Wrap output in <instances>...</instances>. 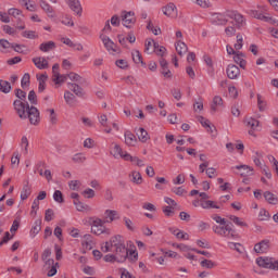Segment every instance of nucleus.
<instances>
[{
  "instance_id": "obj_5",
  "label": "nucleus",
  "mask_w": 278,
  "mask_h": 278,
  "mask_svg": "<svg viewBox=\"0 0 278 278\" xmlns=\"http://www.w3.org/2000/svg\"><path fill=\"white\" fill-rule=\"evenodd\" d=\"M256 264L260 268L268 270H278V260L268 256H261L256 258Z\"/></svg>"
},
{
  "instance_id": "obj_20",
  "label": "nucleus",
  "mask_w": 278,
  "mask_h": 278,
  "mask_svg": "<svg viewBox=\"0 0 278 278\" xmlns=\"http://www.w3.org/2000/svg\"><path fill=\"white\" fill-rule=\"evenodd\" d=\"M67 88L76 94V97H84L86 92L84 91V88L81 86L75 84V83H68Z\"/></svg>"
},
{
  "instance_id": "obj_62",
  "label": "nucleus",
  "mask_w": 278,
  "mask_h": 278,
  "mask_svg": "<svg viewBox=\"0 0 278 278\" xmlns=\"http://www.w3.org/2000/svg\"><path fill=\"white\" fill-rule=\"evenodd\" d=\"M53 216H55V213L53 212V210L48 208L45 214V220H47V223H51V219L53 218Z\"/></svg>"
},
{
  "instance_id": "obj_21",
  "label": "nucleus",
  "mask_w": 278,
  "mask_h": 278,
  "mask_svg": "<svg viewBox=\"0 0 278 278\" xmlns=\"http://www.w3.org/2000/svg\"><path fill=\"white\" fill-rule=\"evenodd\" d=\"M176 51L178 53V55H180V58H184V55H186L188 53V46L186 45V42L179 40L176 42Z\"/></svg>"
},
{
  "instance_id": "obj_45",
  "label": "nucleus",
  "mask_w": 278,
  "mask_h": 278,
  "mask_svg": "<svg viewBox=\"0 0 278 278\" xmlns=\"http://www.w3.org/2000/svg\"><path fill=\"white\" fill-rule=\"evenodd\" d=\"M245 124L248 127H251V129H257V127H260V121L250 117L245 121Z\"/></svg>"
},
{
  "instance_id": "obj_1",
  "label": "nucleus",
  "mask_w": 278,
  "mask_h": 278,
  "mask_svg": "<svg viewBox=\"0 0 278 278\" xmlns=\"http://www.w3.org/2000/svg\"><path fill=\"white\" fill-rule=\"evenodd\" d=\"M16 100L13 101V108L22 121L29 119L30 125H38L40 123V111L36 106H29L26 101L27 92L23 89H15Z\"/></svg>"
},
{
  "instance_id": "obj_40",
  "label": "nucleus",
  "mask_w": 278,
  "mask_h": 278,
  "mask_svg": "<svg viewBox=\"0 0 278 278\" xmlns=\"http://www.w3.org/2000/svg\"><path fill=\"white\" fill-rule=\"evenodd\" d=\"M86 154L84 153H76L73 157L72 161L74 162V164H84V162H86Z\"/></svg>"
},
{
  "instance_id": "obj_39",
  "label": "nucleus",
  "mask_w": 278,
  "mask_h": 278,
  "mask_svg": "<svg viewBox=\"0 0 278 278\" xmlns=\"http://www.w3.org/2000/svg\"><path fill=\"white\" fill-rule=\"evenodd\" d=\"M74 205L76 206L77 212H89L90 210V206H88V204H84L79 200H75Z\"/></svg>"
},
{
  "instance_id": "obj_38",
  "label": "nucleus",
  "mask_w": 278,
  "mask_h": 278,
  "mask_svg": "<svg viewBox=\"0 0 278 278\" xmlns=\"http://www.w3.org/2000/svg\"><path fill=\"white\" fill-rule=\"evenodd\" d=\"M21 148L24 151V155H27L29 153V139H27V136H23L21 139Z\"/></svg>"
},
{
  "instance_id": "obj_61",
  "label": "nucleus",
  "mask_w": 278,
  "mask_h": 278,
  "mask_svg": "<svg viewBox=\"0 0 278 278\" xmlns=\"http://www.w3.org/2000/svg\"><path fill=\"white\" fill-rule=\"evenodd\" d=\"M29 79H30L29 73L24 74L21 81L22 88H26L27 86H29Z\"/></svg>"
},
{
  "instance_id": "obj_12",
  "label": "nucleus",
  "mask_w": 278,
  "mask_h": 278,
  "mask_svg": "<svg viewBox=\"0 0 278 278\" xmlns=\"http://www.w3.org/2000/svg\"><path fill=\"white\" fill-rule=\"evenodd\" d=\"M226 73L229 79H238V77H240V67L235 64H230L228 65Z\"/></svg>"
},
{
  "instance_id": "obj_58",
  "label": "nucleus",
  "mask_w": 278,
  "mask_h": 278,
  "mask_svg": "<svg viewBox=\"0 0 278 278\" xmlns=\"http://www.w3.org/2000/svg\"><path fill=\"white\" fill-rule=\"evenodd\" d=\"M115 65H116L118 68L125 70V68H128L129 63H127V60L119 59V60H117V61L115 62Z\"/></svg>"
},
{
  "instance_id": "obj_63",
  "label": "nucleus",
  "mask_w": 278,
  "mask_h": 278,
  "mask_svg": "<svg viewBox=\"0 0 278 278\" xmlns=\"http://www.w3.org/2000/svg\"><path fill=\"white\" fill-rule=\"evenodd\" d=\"M225 34L228 36V38H231L232 36H236V27L228 26L225 28Z\"/></svg>"
},
{
  "instance_id": "obj_19",
  "label": "nucleus",
  "mask_w": 278,
  "mask_h": 278,
  "mask_svg": "<svg viewBox=\"0 0 278 278\" xmlns=\"http://www.w3.org/2000/svg\"><path fill=\"white\" fill-rule=\"evenodd\" d=\"M124 160L126 162H131L135 164V166H139V168H142L144 166V161L140 160L138 156H131V154L125 152Z\"/></svg>"
},
{
  "instance_id": "obj_30",
  "label": "nucleus",
  "mask_w": 278,
  "mask_h": 278,
  "mask_svg": "<svg viewBox=\"0 0 278 278\" xmlns=\"http://www.w3.org/2000/svg\"><path fill=\"white\" fill-rule=\"evenodd\" d=\"M64 99H65V103H67V105L73 106L75 105V103H77V98H75V94H73V92L66 90L64 92Z\"/></svg>"
},
{
  "instance_id": "obj_26",
  "label": "nucleus",
  "mask_w": 278,
  "mask_h": 278,
  "mask_svg": "<svg viewBox=\"0 0 278 278\" xmlns=\"http://www.w3.org/2000/svg\"><path fill=\"white\" fill-rule=\"evenodd\" d=\"M51 257V249H46L41 255L42 262H45L46 266H53L54 261Z\"/></svg>"
},
{
  "instance_id": "obj_8",
  "label": "nucleus",
  "mask_w": 278,
  "mask_h": 278,
  "mask_svg": "<svg viewBox=\"0 0 278 278\" xmlns=\"http://www.w3.org/2000/svg\"><path fill=\"white\" fill-rule=\"evenodd\" d=\"M226 16L236 23V27L240 29L244 25V16L236 11H227Z\"/></svg>"
},
{
  "instance_id": "obj_56",
  "label": "nucleus",
  "mask_w": 278,
  "mask_h": 278,
  "mask_svg": "<svg viewBox=\"0 0 278 278\" xmlns=\"http://www.w3.org/2000/svg\"><path fill=\"white\" fill-rule=\"evenodd\" d=\"M12 48V43L5 39H0V51Z\"/></svg>"
},
{
  "instance_id": "obj_31",
  "label": "nucleus",
  "mask_w": 278,
  "mask_h": 278,
  "mask_svg": "<svg viewBox=\"0 0 278 278\" xmlns=\"http://www.w3.org/2000/svg\"><path fill=\"white\" fill-rule=\"evenodd\" d=\"M201 207H203V210H220V206L216 204V202L211 201V200H205L203 202H201Z\"/></svg>"
},
{
  "instance_id": "obj_22",
  "label": "nucleus",
  "mask_w": 278,
  "mask_h": 278,
  "mask_svg": "<svg viewBox=\"0 0 278 278\" xmlns=\"http://www.w3.org/2000/svg\"><path fill=\"white\" fill-rule=\"evenodd\" d=\"M227 13L223 14H215L213 15L212 23L213 25H227Z\"/></svg>"
},
{
  "instance_id": "obj_51",
  "label": "nucleus",
  "mask_w": 278,
  "mask_h": 278,
  "mask_svg": "<svg viewBox=\"0 0 278 278\" xmlns=\"http://www.w3.org/2000/svg\"><path fill=\"white\" fill-rule=\"evenodd\" d=\"M53 200L56 203H64V195L62 194V191L55 190L53 193Z\"/></svg>"
},
{
  "instance_id": "obj_44",
  "label": "nucleus",
  "mask_w": 278,
  "mask_h": 278,
  "mask_svg": "<svg viewBox=\"0 0 278 278\" xmlns=\"http://www.w3.org/2000/svg\"><path fill=\"white\" fill-rule=\"evenodd\" d=\"M131 55L135 64H144V62L142 61V54H140V51L134 50L131 52Z\"/></svg>"
},
{
  "instance_id": "obj_50",
  "label": "nucleus",
  "mask_w": 278,
  "mask_h": 278,
  "mask_svg": "<svg viewBox=\"0 0 278 278\" xmlns=\"http://www.w3.org/2000/svg\"><path fill=\"white\" fill-rule=\"evenodd\" d=\"M21 164V156H18V152H14L13 156L11 157V165L14 167H18Z\"/></svg>"
},
{
  "instance_id": "obj_3",
  "label": "nucleus",
  "mask_w": 278,
  "mask_h": 278,
  "mask_svg": "<svg viewBox=\"0 0 278 278\" xmlns=\"http://www.w3.org/2000/svg\"><path fill=\"white\" fill-rule=\"evenodd\" d=\"M89 224L91 227V233H93V236H102V233H105L106 236L112 235V230L105 227V222L99 217H91L89 219Z\"/></svg>"
},
{
  "instance_id": "obj_55",
  "label": "nucleus",
  "mask_w": 278,
  "mask_h": 278,
  "mask_svg": "<svg viewBox=\"0 0 278 278\" xmlns=\"http://www.w3.org/2000/svg\"><path fill=\"white\" fill-rule=\"evenodd\" d=\"M127 260H129V262H138V252L136 250H130Z\"/></svg>"
},
{
  "instance_id": "obj_57",
  "label": "nucleus",
  "mask_w": 278,
  "mask_h": 278,
  "mask_svg": "<svg viewBox=\"0 0 278 278\" xmlns=\"http://www.w3.org/2000/svg\"><path fill=\"white\" fill-rule=\"evenodd\" d=\"M98 121H99L101 127H108V115L106 114H103V113L100 114L98 116Z\"/></svg>"
},
{
  "instance_id": "obj_2",
  "label": "nucleus",
  "mask_w": 278,
  "mask_h": 278,
  "mask_svg": "<svg viewBox=\"0 0 278 278\" xmlns=\"http://www.w3.org/2000/svg\"><path fill=\"white\" fill-rule=\"evenodd\" d=\"M102 253H113L117 258V264L127 262L129 257V249L125 245V239L121 235H115L101 244Z\"/></svg>"
},
{
  "instance_id": "obj_49",
  "label": "nucleus",
  "mask_w": 278,
  "mask_h": 278,
  "mask_svg": "<svg viewBox=\"0 0 278 278\" xmlns=\"http://www.w3.org/2000/svg\"><path fill=\"white\" fill-rule=\"evenodd\" d=\"M28 101L31 103V105H38V96H36V91H29Z\"/></svg>"
},
{
  "instance_id": "obj_6",
  "label": "nucleus",
  "mask_w": 278,
  "mask_h": 278,
  "mask_svg": "<svg viewBox=\"0 0 278 278\" xmlns=\"http://www.w3.org/2000/svg\"><path fill=\"white\" fill-rule=\"evenodd\" d=\"M8 14L9 16H13V18H15V29H25V22L23 21V18H25V15H23V11L12 8L8 10Z\"/></svg>"
},
{
  "instance_id": "obj_59",
  "label": "nucleus",
  "mask_w": 278,
  "mask_h": 278,
  "mask_svg": "<svg viewBox=\"0 0 278 278\" xmlns=\"http://www.w3.org/2000/svg\"><path fill=\"white\" fill-rule=\"evenodd\" d=\"M255 155L256 156L253 157V162L255 166H258V168H262V161L260 160L261 157H263L262 152H255Z\"/></svg>"
},
{
  "instance_id": "obj_37",
  "label": "nucleus",
  "mask_w": 278,
  "mask_h": 278,
  "mask_svg": "<svg viewBox=\"0 0 278 278\" xmlns=\"http://www.w3.org/2000/svg\"><path fill=\"white\" fill-rule=\"evenodd\" d=\"M46 112L50 114L49 115L50 125H58V114H55V110L47 109Z\"/></svg>"
},
{
  "instance_id": "obj_13",
  "label": "nucleus",
  "mask_w": 278,
  "mask_h": 278,
  "mask_svg": "<svg viewBox=\"0 0 278 278\" xmlns=\"http://www.w3.org/2000/svg\"><path fill=\"white\" fill-rule=\"evenodd\" d=\"M124 138L125 144H127V147H136V144L138 143V138H136V135H134V132L129 130L125 131Z\"/></svg>"
},
{
  "instance_id": "obj_60",
  "label": "nucleus",
  "mask_w": 278,
  "mask_h": 278,
  "mask_svg": "<svg viewBox=\"0 0 278 278\" xmlns=\"http://www.w3.org/2000/svg\"><path fill=\"white\" fill-rule=\"evenodd\" d=\"M104 262H108L110 264H114V262H118V258L115 256V254H106L103 257Z\"/></svg>"
},
{
  "instance_id": "obj_15",
  "label": "nucleus",
  "mask_w": 278,
  "mask_h": 278,
  "mask_svg": "<svg viewBox=\"0 0 278 278\" xmlns=\"http://www.w3.org/2000/svg\"><path fill=\"white\" fill-rule=\"evenodd\" d=\"M67 3L72 12H75L77 16H81L83 9L79 0H67Z\"/></svg>"
},
{
  "instance_id": "obj_28",
  "label": "nucleus",
  "mask_w": 278,
  "mask_h": 278,
  "mask_svg": "<svg viewBox=\"0 0 278 278\" xmlns=\"http://www.w3.org/2000/svg\"><path fill=\"white\" fill-rule=\"evenodd\" d=\"M66 79H68V76L64 74L59 73V74L52 75V81L55 84V86H62V84H64Z\"/></svg>"
},
{
  "instance_id": "obj_33",
  "label": "nucleus",
  "mask_w": 278,
  "mask_h": 278,
  "mask_svg": "<svg viewBox=\"0 0 278 278\" xmlns=\"http://www.w3.org/2000/svg\"><path fill=\"white\" fill-rule=\"evenodd\" d=\"M223 105V98L220 96H215L213 98V104L211 105V112L216 113L218 108Z\"/></svg>"
},
{
  "instance_id": "obj_46",
  "label": "nucleus",
  "mask_w": 278,
  "mask_h": 278,
  "mask_svg": "<svg viewBox=\"0 0 278 278\" xmlns=\"http://www.w3.org/2000/svg\"><path fill=\"white\" fill-rule=\"evenodd\" d=\"M200 265L202 266V268H208L212 269L216 266V263H214L211 260L204 258L200 262Z\"/></svg>"
},
{
  "instance_id": "obj_17",
  "label": "nucleus",
  "mask_w": 278,
  "mask_h": 278,
  "mask_svg": "<svg viewBox=\"0 0 278 278\" xmlns=\"http://www.w3.org/2000/svg\"><path fill=\"white\" fill-rule=\"evenodd\" d=\"M160 66L162 68V75L167 79H170V77H173V73L168 70V62L164 58L160 59Z\"/></svg>"
},
{
  "instance_id": "obj_64",
  "label": "nucleus",
  "mask_w": 278,
  "mask_h": 278,
  "mask_svg": "<svg viewBox=\"0 0 278 278\" xmlns=\"http://www.w3.org/2000/svg\"><path fill=\"white\" fill-rule=\"evenodd\" d=\"M83 197H85L86 199H94V191L88 188L85 191H83Z\"/></svg>"
},
{
  "instance_id": "obj_29",
  "label": "nucleus",
  "mask_w": 278,
  "mask_h": 278,
  "mask_svg": "<svg viewBox=\"0 0 278 278\" xmlns=\"http://www.w3.org/2000/svg\"><path fill=\"white\" fill-rule=\"evenodd\" d=\"M264 199L266 202H268L270 205H277L278 203V198L270 191H265L264 192Z\"/></svg>"
},
{
  "instance_id": "obj_43",
  "label": "nucleus",
  "mask_w": 278,
  "mask_h": 278,
  "mask_svg": "<svg viewBox=\"0 0 278 278\" xmlns=\"http://www.w3.org/2000/svg\"><path fill=\"white\" fill-rule=\"evenodd\" d=\"M31 194V189L29 188L28 185H25L22 189V192H21V199L22 201H25L27 199H29V195Z\"/></svg>"
},
{
  "instance_id": "obj_47",
  "label": "nucleus",
  "mask_w": 278,
  "mask_h": 278,
  "mask_svg": "<svg viewBox=\"0 0 278 278\" xmlns=\"http://www.w3.org/2000/svg\"><path fill=\"white\" fill-rule=\"evenodd\" d=\"M123 220L128 231H136V226L134 225V222L129 217H124Z\"/></svg>"
},
{
  "instance_id": "obj_36",
  "label": "nucleus",
  "mask_w": 278,
  "mask_h": 278,
  "mask_svg": "<svg viewBox=\"0 0 278 278\" xmlns=\"http://www.w3.org/2000/svg\"><path fill=\"white\" fill-rule=\"evenodd\" d=\"M41 229H42V220L37 219V220H35V224L30 230V233L33 236H38V233H40Z\"/></svg>"
},
{
  "instance_id": "obj_10",
  "label": "nucleus",
  "mask_w": 278,
  "mask_h": 278,
  "mask_svg": "<svg viewBox=\"0 0 278 278\" xmlns=\"http://www.w3.org/2000/svg\"><path fill=\"white\" fill-rule=\"evenodd\" d=\"M270 249V240L264 239L254 245L255 253H268Z\"/></svg>"
},
{
  "instance_id": "obj_18",
  "label": "nucleus",
  "mask_w": 278,
  "mask_h": 278,
  "mask_svg": "<svg viewBox=\"0 0 278 278\" xmlns=\"http://www.w3.org/2000/svg\"><path fill=\"white\" fill-rule=\"evenodd\" d=\"M113 149L111 150V154L115 160H118L122 157V160H125V152H123V148L118 146V143H112Z\"/></svg>"
},
{
  "instance_id": "obj_16",
  "label": "nucleus",
  "mask_w": 278,
  "mask_h": 278,
  "mask_svg": "<svg viewBox=\"0 0 278 278\" xmlns=\"http://www.w3.org/2000/svg\"><path fill=\"white\" fill-rule=\"evenodd\" d=\"M39 5L43 12L50 17L54 18L55 17V12L53 11V7H51L47 1L40 0Z\"/></svg>"
},
{
  "instance_id": "obj_54",
  "label": "nucleus",
  "mask_w": 278,
  "mask_h": 278,
  "mask_svg": "<svg viewBox=\"0 0 278 278\" xmlns=\"http://www.w3.org/2000/svg\"><path fill=\"white\" fill-rule=\"evenodd\" d=\"M2 29H3L4 34H8L9 36H16L15 28H13L10 25H4Z\"/></svg>"
},
{
  "instance_id": "obj_11",
  "label": "nucleus",
  "mask_w": 278,
  "mask_h": 278,
  "mask_svg": "<svg viewBox=\"0 0 278 278\" xmlns=\"http://www.w3.org/2000/svg\"><path fill=\"white\" fill-rule=\"evenodd\" d=\"M33 63L37 68H39V71H45L49 68V61H47L45 56L33 58Z\"/></svg>"
},
{
  "instance_id": "obj_7",
  "label": "nucleus",
  "mask_w": 278,
  "mask_h": 278,
  "mask_svg": "<svg viewBox=\"0 0 278 278\" xmlns=\"http://www.w3.org/2000/svg\"><path fill=\"white\" fill-rule=\"evenodd\" d=\"M122 23L124 27H127L128 29H131L134 25H136V15L134 12H123L122 13Z\"/></svg>"
},
{
  "instance_id": "obj_34",
  "label": "nucleus",
  "mask_w": 278,
  "mask_h": 278,
  "mask_svg": "<svg viewBox=\"0 0 278 278\" xmlns=\"http://www.w3.org/2000/svg\"><path fill=\"white\" fill-rule=\"evenodd\" d=\"M129 177L136 186H140L142 184V174H140V172H132Z\"/></svg>"
},
{
  "instance_id": "obj_9",
  "label": "nucleus",
  "mask_w": 278,
  "mask_h": 278,
  "mask_svg": "<svg viewBox=\"0 0 278 278\" xmlns=\"http://www.w3.org/2000/svg\"><path fill=\"white\" fill-rule=\"evenodd\" d=\"M162 12L169 18H177V7L175 3H168L167 5L163 7Z\"/></svg>"
},
{
  "instance_id": "obj_32",
  "label": "nucleus",
  "mask_w": 278,
  "mask_h": 278,
  "mask_svg": "<svg viewBox=\"0 0 278 278\" xmlns=\"http://www.w3.org/2000/svg\"><path fill=\"white\" fill-rule=\"evenodd\" d=\"M137 137L139 142H147L150 139L149 132L144 128H139L137 130Z\"/></svg>"
},
{
  "instance_id": "obj_41",
  "label": "nucleus",
  "mask_w": 278,
  "mask_h": 278,
  "mask_svg": "<svg viewBox=\"0 0 278 278\" xmlns=\"http://www.w3.org/2000/svg\"><path fill=\"white\" fill-rule=\"evenodd\" d=\"M22 36L23 38H28V40H36V38H38L36 30H24Z\"/></svg>"
},
{
  "instance_id": "obj_23",
  "label": "nucleus",
  "mask_w": 278,
  "mask_h": 278,
  "mask_svg": "<svg viewBox=\"0 0 278 278\" xmlns=\"http://www.w3.org/2000/svg\"><path fill=\"white\" fill-rule=\"evenodd\" d=\"M47 79H49V76H47V74H41L37 77V80L39 83L38 92H45V90L47 89Z\"/></svg>"
},
{
  "instance_id": "obj_14",
  "label": "nucleus",
  "mask_w": 278,
  "mask_h": 278,
  "mask_svg": "<svg viewBox=\"0 0 278 278\" xmlns=\"http://www.w3.org/2000/svg\"><path fill=\"white\" fill-rule=\"evenodd\" d=\"M100 38L108 51H112L113 53H116V45L114 43V41H112V39H110V37L105 35H101Z\"/></svg>"
},
{
  "instance_id": "obj_25",
  "label": "nucleus",
  "mask_w": 278,
  "mask_h": 278,
  "mask_svg": "<svg viewBox=\"0 0 278 278\" xmlns=\"http://www.w3.org/2000/svg\"><path fill=\"white\" fill-rule=\"evenodd\" d=\"M105 217L109 218V223H114V220H119L121 219V215L118 214V211H114V210H106L104 212Z\"/></svg>"
},
{
  "instance_id": "obj_4",
  "label": "nucleus",
  "mask_w": 278,
  "mask_h": 278,
  "mask_svg": "<svg viewBox=\"0 0 278 278\" xmlns=\"http://www.w3.org/2000/svg\"><path fill=\"white\" fill-rule=\"evenodd\" d=\"M213 231L217 236H222V238H228V240H233L238 237V235H236V230H233L229 224H225L223 226L215 225L213 226Z\"/></svg>"
},
{
  "instance_id": "obj_24",
  "label": "nucleus",
  "mask_w": 278,
  "mask_h": 278,
  "mask_svg": "<svg viewBox=\"0 0 278 278\" xmlns=\"http://www.w3.org/2000/svg\"><path fill=\"white\" fill-rule=\"evenodd\" d=\"M233 62H236V64H239L240 68H247V61L244 60V53L238 51L233 56Z\"/></svg>"
},
{
  "instance_id": "obj_42",
  "label": "nucleus",
  "mask_w": 278,
  "mask_h": 278,
  "mask_svg": "<svg viewBox=\"0 0 278 278\" xmlns=\"http://www.w3.org/2000/svg\"><path fill=\"white\" fill-rule=\"evenodd\" d=\"M243 46H244V37L242 36V34H237V42L233 46L235 50L240 51V49H242Z\"/></svg>"
},
{
  "instance_id": "obj_27",
  "label": "nucleus",
  "mask_w": 278,
  "mask_h": 278,
  "mask_svg": "<svg viewBox=\"0 0 278 278\" xmlns=\"http://www.w3.org/2000/svg\"><path fill=\"white\" fill-rule=\"evenodd\" d=\"M53 49H55L53 41H47L39 46V51H42V53H49V51H53Z\"/></svg>"
},
{
  "instance_id": "obj_53",
  "label": "nucleus",
  "mask_w": 278,
  "mask_h": 278,
  "mask_svg": "<svg viewBox=\"0 0 278 278\" xmlns=\"http://www.w3.org/2000/svg\"><path fill=\"white\" fill-rule=\"evenodd\" d=\"M250 14L253 16V18H257L258 21H264V18H266V15L260 13L257 10H251Z\"/></svg>"
},
{
  "instance_id": "obj_52",
  "label": "nucleus",
  "mask_w": 278,
  "mask_h": 278,
  "mask_svg": "<svg viewBox=\"0 0 278 278\" xmlns=\"http://www.w3.org/2000/svg\"><path fill=\"white\" fill-rule=\"evenodd\" d=\"M260 220H268L270 218V213L266 211L265 208H262L258 214Z\"/></svg>"
},
{
  "instance_id": "obj_35",
  "label": "nucleus",
  "mask_w": 278,
  "mask_h": 278,
  "mask_svg": "<svg viewBox=\"0 0 278 278\" xmlns=\"http://www.w3.org/2000/svg\"><path fill=\"white\" fill-rule=\"evenodd\" d=\"M12 90V85H10L7 80H0V92H3L4 94L10 93Z\"/></svg>"
},
{
  "instance_id": "obj_48",
  "label": "nucleus",
  "mask_w": 278,
  "mask_h": 278,
  "mask_svg": "<svg viewBox=\"0 0 278 278\" xmlns=\"http://www.w3.org/2000/svg\"><path fill=\"white\" fill-rule=\"evenodd\" d=\"M229 219L232 220L235 225H238V227H247V223L242 222V219L236 215H230Z\"/></svg>"
}]
</instances>
